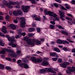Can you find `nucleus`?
Here are the masks:
<instances>
[{
	"mask_svg": "<svg viewBox=\"0 0 75 75\" xmlns=\"http://www.w3.org/2000/svg\"><path fill=\"white\" fill-rule=\"evenodd\" d=\"M10 27H11L12 30H16V25L13 24H10Z\"/></svg>",
	"mask_w": 75,
	"mask_h": 75,
	"instance_id": "6e6552de",
	"label": "nucleus"
},
{
	"mask_svg": "<svg viewBox=\"0 0 75 75\" xmlns=\"http://www.w3.org/2000/svg\"><path fill=\"white\" fill-rule=\"evenodd\" d=\"M62 50L65 51H67L68 50V49L66 47H64L62 48Z\"/></svg>",
	"mask_w": 75,
	"mask_h": 75,
	"instance_id": "4c0bfd02",
	"label": "nucleus"
},
{
	"mask_svg": "<svg viewBox=\"0 0 75 75\" xmlns=\"http://www.w3.org/2000/svg\"><path fill=\"white\" fill-rule=\"evenodd\" d=\"M6 20H9V16L8 15H6Z\"/></svg>",
	"mask_w": 75,
	"mask_h": 75,
	"instance_id": "3c124183",
	"label": "nucleus"
},
{
	"mask_svg": "<svg viewBox=\"0 0 75 75\" xmlns=\"http://www.w3.org/2000/svg\"><path fill=\"white\" fill-rule=\"evenodd\" d=\"M59 13H60L59 15L60 17V18L62 21H65V19L63 18V17H65V14H64V12L62 11H59Z\"/></svg>",
	"mask_w": 75,
	"mask_h": 75,
	"instance_id": "39448f33",
	"label": "nucleus"
},
{
	"mask_svg": "<svg viewBox=\"0 0 75 75\" xmlns=\"http://www.w3.org/2000/svg\"><path fill=\"white\" fill-rule=\"evenodd\" d=\"M52 69L51 68H45V69H41L40 71V74H42L45 72H49L51 73H53V74H56V72L52 70Z\"/></svg>",
	"mask_w": 75,
	"mask_h": 75,
	"instance_id": "f03ea898",
	"label": "nucleus"
},
{
	"mask_svg": "<svg viewBox=\"0 0 75 75\" xmlns=\"http://www.w3.org/2000/svg\"><path fill=\"white\" fill-rule=\"evenodd\" d=\"M8 49H6V51L7 52H10L12 50H11V48L10 47H8Z\"/></svg>",
	"mask_w": 75,
	"mask_h": 75,
	"instance_id": "a211bd4d",
	"label": "nucleus"
},
{
	"mask_svg": "<svg viewBox=\"0 0 75 75\" xmlns=\"http://www.w3.org/2000/svg\"><path fill=\"white\" fill-rule=\"evenodd\" d=\"M32 27H35V26H36V25L35 24V23H33L32 24Z\"/></svg>",
	"mask_w": 75,
	"mask_h": 75,
	"instance_id": "bf43d9fd",
	"label": "nucleus"
},
{
	"mask_svg": "<svg viewBox=\"0 0 75 75\" xmlns=\"http://www.w3.org/2000/svg\"><path fill=\"white\" fill-rule=\"evenodd\" d=\"M6 68L7 70H11V67L8 66L6 67Z\"/></svg>",
	"mask_w": 75,
	"mask_h": 75,
	"instance_id": "58836bf2",
	"label": "nucleus"
},
{
	"mask_svg": "<svg viewBox=\"0 0 75 75\" xmlns=\"http://www.w3.org/2000/svg\"><path fill=\"white\" fill-rule=\"evenodd\" d=\"M36 44H38V45H40V44H41V42L40 40H36Z\"/></svg>",
	"mask_w": 75,
	"mask_h": 75,
	"instance_id": "7c9ffc66",
	"label": "nucleus"
},
{
	"mask_svg": "<svg viewBox=\"0 0 75 75\" xmlns=\"http://www.w3.org/2000/svg\"><path fill=\"white\" fill-rule=\"evenodd\" d=\"M50 23H51V24H53V25H55V23L54 21H51Z\"/></svg>",
	"mask_w": 75,
	"mask_h": 75,
	"instance_id": "603ef678",
	"label": "nucleus"
},
{
	"mask_svg": "<svg viewBox=\"0 0 75 75\" xmlns=\"http://www.w3.org/2000/svg\"><path fill=\"white\" fill-rule=\"evenodd\" d=\"M13 14L15 16H18V13L17 12V11H14L13 12Z\"/></svg>",
	"mask_w": 75,
	"mask_h": 75,
	"instance_id": "412c9836",
	"label": "nucleus"
},
{
	"mask_svg": "<svg viewBox=\"0 0 75 75\" xmlns=\"http://www.w3.org/2000/svg\"><path fill=\"white\" fill-rule=\"evenodd\" d=\"M23 40L25 41L27 44L28 45H30L31 46H34L35 45V43L34 42L36 41L35 40L33 39L32 40L33 42H32V40L31 39H29L28 37H25L23 38Z\"/></svg>",
	"mask_w": 75,
	"mask_h": 75,
	"instance_id": "f257e3e1",
	"label": "nucleus"
},
{
	"mask_svg": "<svg viewBox=\"0 0 75 75\" xmlns=\"http://www.w3.org/2000/svg\"><path fill=\"white\" fill-rule=\"evenodd\" d=\"M35 20L36 21H41V19L38 17H36L35 18Z\"/></svg>",
	"mask_w": 75,
	"mask_h": 75,
	"instance_id": "ea45409f",
	"label": "nucleus"
},
{
	"mask_svg": "<svg viewBox=\"0 0 75 75\" xmlns=\"http://www.w3.org/2000/svg\"><path fill=\"white\" fill-rule=\"evenodd\" d=\"M6 59H7V60H8V61H11V58H6Z\"/></svg>",
	"mask_w": 75,
	"mask_h": 75,
	"instance_id": "338daca9",
	"label": "nucleus"
},
{
	"mask_svg": "<svg viewBox=\"0 0 75 75\" xmlns=\"http://www.w3.org/2000/svg\"><path fill=\"white\" fill-rule=\"evenodd\" d=\"M16 2H10L9 3V5H16Z\"/></svg>",
	"mask_w": 75,
	"mask_h": 75,
	"instance_id": "bb28decb",
	"label": "nucleus"
},
{
	"mask_svg": "<svg viewBox=\"0 0 75 75\" xmlns=\"http://www.w3.org/2000/svg\"><path fill=\"white\" fill-rule=\"evenodd\" d=\"M58 28H59V29H62L63 30L64 29V28L63 27L60 25H59L58 26Z\"/></svg>",
	"mask_w": 75,
	"mask_h": 75,
	"instance_id": "c9c22d12",
	"label": "nucleus"
},
{
	"mask_svg": "<svg viewBox=\"0 0 75 75\" xmlns=\"http://www.w3.org/2000/svg\"><path fill=\"white\" fill-rule=\"evenodd\" d=\"M25 63H21L20 64H19V66L22 67V68H24Z\"/></svg>",
	"mask_w": 75,
	"mask_h": 75,
	"instance_id": "c756f323",
	"label": "nucleus"
},
{
	"mask_svg": "<svg viewBox=\"0 0 75 75\" xmlns=\"http://www.w3.org/2000/svg\"><path fill=\"white\" fill-rule=\"evenodd\" d=\"M0 45L1 46H4V44L1 42H0Z\"/></svg>",
	"mask_w": 75,
	"mask_h": 75,
	"instance_id": "5fc2aeb1",
	"label": "nucleus"
},
{
	"mask_svg": "<svg viewBox=\"0 0 75 75\" xmlns=\"http://www.w3.org/2000/svg\"><path fill=\"white\" fill-rule=\"evenodd\" d=\"M0 54H6V50L4 49L0 51Z\"/></svg>",
	"mask_w": 75,
	"mask_h": 75,
	"instance_id": "5701e85b",
	"label": "nucleus"
},
{
	"mask_svg": "<svg viewBox=\"0 0 75 75\" xmlns=\"http://www.w3.org/2000/svg\"><path fill=\"white\" fill-rule=\"evenodd\" d=\"M62 59H58V61L60 63H62Z\"/></svg>",
	"mask_w": 75,
	"mask_h": 75,
	"instance_id": "37998d69",
	"label": "nucleus"
},
{
	"mask_svg": "<svg viewBox=\"0 0 75 75\" xmlns=\"http://www.w3.org/2000/svg\"><path fill=\"white\" fill-rule=\"evenodd\" d=\"M54 7H58V4L54 3Z\"/></svg>",
	"mask_w": 75,
	"mask_h": 75,
	"instance_id": "8fccbe9b",
	"label": "nucleus"
},
{
	"mask_svg": "<svg viewBox=\"0 0 75 75\" xmlns=\"http://www.w3.org/2000/svg\"><path fill=\"white\" fill-rule=\"evenodd\" d=\"M55 1H56V2H57L59 3H61V1L60 0H55Z\"/></svg>",
	"mask_w": 75,
	"mask_h": 75,
	"instance_id": "6e6d98bb",
	"label": "nucleus"
},
{
	"mask_svg": "<svg viewBox=\"0 0 75 75\" xmlns=\"http://www.w3.org/2000/svg\"><path fill=\"white\" fill-rule=\"evenodd\" d=\"M17 46V44H13L12 45V47L13 48H15Z\"/></svg>",
	"mask_w": 75,
	"mask_h": 75,
	"instance_id": "72a5a7b5",
	"label": "nucleus"
},
{
	"mask_svg": "<svg viewBox=\"0 0 75 75\" xmlns=\"http://www.w3.org/2000/svg\"><path fill=\"white\" fill-rule=\"evenodd\" d=\"M6 6L8 7L9 8H13V6H12L11 5H10L9 4H8V5H7Z\"/></svg>",
	"mask_w": 75,
	"mask_h": 75,
	"instance_id": "a18cd8bd",
	"label": "nucleus"
},
{
	"mask_svg": "<svg viewBox=\"0 0 75 75\" xmlns=\"http://www.w3.org/2000/svg\"><path fill=\"white\" fill-rule=\"evenodd\" d=\"M29 0V1H30V0L31 1V3L32 4H36L37 2H35V0Z\"/></svg>",
	"mask_w": 75,
	"mask_h": 75,
	"instance_id": "393cba45",
	"label": "nucleus"
},
{
	"mask_svg": "<svg viewBox=\"0 0 75 75\" xmlns=\"http://www.w3.org/2000/svg\"><path fill=\"white\" fill-rule=\"evenodd\" d=\"M32 17H33V18H35V17H37V15H33L32 16Z\"/></svg>",
	"mask_w": 75,
	"mask_h": 75,
	"instance_id": "680f3d73",
	"label": "nucleus"
},
{
	"mask_svg": "<svg viewBox=\"0 0 75 75\" xmlns=\"http://www.w3.org/2000/svg\"><path fill=\"white\" fill-rule=\"evenodd\" d=\"M66 19H67V20H71V21L72 20V18H69L68 17H66Z\"/></svg>",
	"mask_w": 75,
	"mask_h": 75,
	"instance_id": "a19ab883",
	"label": "nucleus"
},
{
	"mask_svg": "<svg viewBox=\"0 0 75 75\" xmlns=\"http://www.w3.org/2000/svg\"><path fill=\"white\" fill-rule=\"evenodd\" d=\"M9 41H14V38H12L11 37H9L8 39Z\"/></svg>",
	"mask_w": 75,
	"mask_h": 75,
	"instance_id": "aec40b11",
	"label": "nucleus"
},
{
	"mask_svg": "<svg viewBox=\"0 0 75 75\" xmlns=\"http://www.w3.org/2000/svg\"><path fill=\"white\" fill-rule=\"evenodd\" d=\"M72 52H75V48L71 50Z\"/></svg>",
	"mask_w": 75,
	"mask_h": 75,
	"instance_id": "774afa93",
	"label": "nucleus"
},
{
	"mask_svg": "<svg viewBox=\"0 0 75 75\" xmlns=\"http://www.w3.org/2000/svg\"><path fill=\"white\" fill-rule=\"evenodd\" d=\"M11 57H14V58H16L17 57V54L14 53V52H13L11 54Z\"/></svg>",
	"mask_w": 75,
	"mask_h": 75,
	"instance_id": "0eeeda50",
	"label": "nucleus"
},
{
	"mask_svg": "<svg viewBox=\"0 0 75 75\" xmlns=\"http://www.w3.org/2000/svg\"><path fill=\"white\" fill-rule=\"evenodd\" d=\"M44 13L45 15H49L51 17H56L57 16V15L56 14L54 13V12L50 11H48L47 9H45L44 11ZM52 14H53L52 15Z\"/></svg>",
	"mask_w": 75,
	"mask_h": 75,
	"instance_id": "7ed1b4c3",
	"label": "nucleus"
},
{
	"mask_svg": "<svg viewBox=\"0 0 75 75\" xmlns=\"http://www.w3.org/2000/svg\"><path fill=\"white\" fill-rule=\"evenodd\" d=\"M53 50L54 51H55L57 52H61L60 50L57 47H54L53 49Z\"/></svg>",
	"mask_w": 75,
	"mask_h": 75,
	"instance_id": "9b49d317",
	"label": "nucleus"
},
{
	"mask_svg": "<svg viewBox=\"0 0 75 75\" xmlns=\"http://www.w3.org/2000/svg\"><path fill=\"white\" fill-rule=\"evenodd\" d=\"M28 68V66L27 64H24V68Z\"/></svg>",
	"mask_w": 75,
	"mask_h": 75,
	"instance_id": "f704fd0d",
	"label": "nucleus"
},
{
	"mask_svg": "<svg viewBox=\"0 0 75 75\" xmlns=\"http://www.w3.org/2000/svg\"><path fill=\"white\" fill-rule=\"evenodd\" d=\"M30 59L32 61H34L36 62V61L37 60V58L34 57H30Z\"/></svg>",
	"mask_w": 75,
	"mask_h": 75,
	"instance_id": "2eb2a0df",
	"label": "nucleus"
},
{
	"mask_svg": "<svg viewBox=\"0 0 75 75\" xmlns=\"http://www.w3.org/2000/svg\"><path fill=\"white\" fill-rule=\"evenodd\" d=\"M3 3L4 4V5H6V6L8 5V3H7L6 2V1H3Z\"/></svg>",
	"mask_w": 75,
	"mask_h": 75,
	"instance_id": "e433bc0d",
	"label": "nucleus"
},
{
	"mask_svg": "<svg viewBox=\"0 0 75 75\" xmlns=\"http://www.w3.org/2000/svg\"><path fill=\"white\" fill-rule=\"evenodd\" d=\"M6 28L5 26H3L2 27V29H1V31L4 33H6L7 31L6 30Z\"/></svg>",
	"mask_w": 75,
	"mask_h": 75,
	"instance_id": "1a4fd4ad",
	"label": "nucleus"
},
{
	"mask_svg": "<svg viewBox=\"0 0 75 75\" xmlns=\"http://www.w3.org/2000/svg\"><path fill=\"white\" fill-rule=\"evenodd\" d=\"M62 40L60 39H58L57 40V42L59 44H62Z\"/></svg>",
	"mask_w": 75,
	"mask_h": 75,
	"instance_id": "4be33fe9",
	"label": "nucleus"
},
{
	"mask_svg": "<svg viewBox=\"0 0 75 75\" xmlns=\"http://www.w3.org/2000/svg\"><path fill=\"white\" fill-rule=\"evenodd\" d=\"M17 12H18V15L22 16H23V13L22 12V11L20 9H18L17 11Z\"/></svg>",
	"mask_w": 75,
	"mask_h": 75,
	"instance_id": "9d476101",
	"label": "nucleus"
},
{
	"mask_svg": "<svg viewBox=\"0 0 75 75\" xmlns=\"http://www.w3.org/2000/svg\"><path fill=\"white\" fill-rule=\"evenodd\" d=\"M22 62V61H21V60H19L17 61V63H18V64H20V63H21Z\"/></svg>",
	"mask_w": 75,
	"mask_h": 75,
	"instance_id": "13d9d810",
	"label": "nucleus"
},
{
	"mask_svg": "<svg viewBox=\"0 0 75 75\" xmlns=\"http://www.w3.org/2000/svg\"><path fill=\"white\" fill-rule=\"evenodd\" d=\"M65 6L67 9H70L71 8L69 6H68V4H65Z\"/></svg>",
	"mask_w": 75,
	"mask_h": 75,
	"instance_id": "473e14b6",
	"label": "nucleus"
},
{
	"mask_svg": "<svg viewBox=\"0 0 75 75\" xmlns=\"http://www.w3.org/2000/svg\"><path fill=\"white\" fill-rule=\"evenodd\" d=\"M50 54L51 57H57V58L59 57L58 55H57V53L55 52L53 53L50 52Z\"/></svg>",
	"mask_w": 75,
	"mask_h": 75,
	"instance_id": "423d86ee",
	"label": "nucleus"
},
{
	"mask_svg": "<svg viewBox=\"0 0 75 75\" xmlns=\"http://www.w3.org/2000/svg\"><path fill=\"white\" fill-rule=\"evenodd\" d=\"M52 59L53 61H57V60L58 59V58H53Z\"/></svg>",
	"mask_w": 75,
	"mask_h": 75,
	"instance_id": "c03bdc74",
	"label": "nucleus"
},
{
	"mask_svg": "<svg viewBox=\"0 0 75 75\" xmlns=\"http://www.w3.org/2000/svg\"><path fill=\"white\" fill-rule=\"evenodd\" d=\"M17 53L19 54H20L21 53V50H18L17 51Z\"/></svg>",
	"mask_w": 75,
	"mask_h": 75,
	"instance_id": "0e129e2a",
	"label": "nucleus"
},
{
	"mask_svg": "<svg viewBox=\"0 0 75 75\" xmlns=\"http://www.w3.org/2000/svg\"><path fill=\"white\" fill-rule=\"evenodd\" d=\"M21 8L24 13H28V10L30 8V7L28 6H25L23 5L21 6Z\"/></svg>",
	"mask_w": 75,
	"mask_h": 75,
	"instance_id": "20e7f679",
	"label": "nucleus"
},
{
	"mask_svg": "<svg viewBox=\"0 0 75 75\" xmlns=\"http://www.w3.org/2000/svg\"><path fill=\"white\" fill-rule=\"evenodd\" d=\"M21 34L22 35H23V36L24 37V36H25V35H26V33L25 32H23V33H22Z\"/></svg>",
	"mask_w": 75,
	"mask_h": 75,
	"instance_id": "864d4df0",
	"label": "nucleus"
},
{
	"mask_svg": "<svg viewBox=\"0 0 75 75\" xmlns=\"http://www.w3.org/2000/svg\"><path fill=\"white\" fill-rule=\"evenodd\" d=\"M26 24V23L25 22H21L20 26L22 28H25V25Z\"/></svg>",
	"mask_w": 75,
	"mask_h": 75,
	"instance_id": "ddd939ff",
	"label": "nucleus"
},
{
	"mask_svg": "<svg viewBox=\"0 0 75 75\" xmlns=\"http://www.w3.org/2000/svg\"><path fill=\"white\" fill-rule=\"evenodd\" d=\"M45 38L44 39H42H42H40V40L41 41V42H44L45 40Z\"/></svg>",
	"mask_w": 75,
	"mask_h": 75,
	"instance_id": "e2e57ef3",
	"label": "nucleus"
},
{
	"mask_svg": "<svg viewBox=\"0 0 75 75\" xmlns=\"http://www.w3.org/2000/svg\"><path fill=\"white\" fill-rule=\"evenodd\" d=\"M28 30L30 32H33V31H34L35 30V28H29Z\"/></svg>",
	"mask_w": 75,
	"mask_h": 75,
	"instance_id": "dca6fc26",
	"label": "nucleus"
},
{
	"mask_svg": "<svg viewBox=\"0 0 75 75\" xmlns=\"http://www.w3.org/2000/svg\"><path fill=\"white\" fill-rule=\"evenodd\" d=\"M0 69H4V66L3 64H0Z\"/></svg>",
	"mask_w": 75,
	"mask_h": 75,
	"instance_id": "2f4dec72",
	"label": "nucleus"
},
{
	"mask_svg": "<svg viewBox=\"0 0 75 75\" xmlns=\"http://www.w3.org/2000/svg\"><path fill=\"white\" fill-rule=\"evenodd\" d=\"M62 34H65V35H69L68 33L66 32L64 30H63L62 31Z\"/></svg>",
	"mask_w": 75,
	"mask_h": 75,
	"instance_id": "cd10ccee",
	"label": "nucleus"
},
{
	"mask_svg": "<svg viewBox=\"0 0 75 75\" xmlns=\"http://www.w3.org/2000/svg\"><path fill=\"white\" fill-rule=\"evenodd\" d=\"M48 62H43L42 63V66L44 65H45L47 66L48 65Z\"/></svg>",
	"mask_w": 75,
	"mask_h": 75,
	"instance_id": "4468645a",
	"label": "nucleus"
},
{
	"mask_svg": "<svg viewBox=\"0 0 75 75\" xmlns=\"http://www.w3.org/2000/svg\"><path fill=\"white\" fill-rule=\"evenodd\" d=\"M37 31L38 33H40L41 31V29L40 28H36Z\"/></svg>",
	"mask_w": 75,
	"mask_h": 75,
	"instance_id": "79ce46f5",
	"label": "nucleus"
},
{
	"mask_svg": "<svg viewBox=\"0 0 75 75\" xmlns=\"http://www.w3.org/2000/svg\"><path fill=\"white\" fill-rule=\"evenodd\" d=\"M16 4L17 6H19L20 5V3L18 2H16Z\"/></svg>",
	"mask_w": 75,
	"mask_h": 75,
	"instance_id": "69168bd1",
	"label": "nucleus"
},
{
	"mask_svg": "<svg viewBox=\"0 0 75 75\" xmlns=\"http://www.w3.org/2000/svg\"><path fill=\"white\" fill-rule=\"evenodd\" d=\"M13 44H14V42L12 41L9 43V45H11V46H12V45H13Z\"/></svg>",
	"mask_w": 75,
	"mask_h": 75,
	"instance_id": "49530a36",
	"label": "nucleus"
},
{
	"mask_svg": "<svg viewBox=\"0 0 75 75\" xmlns=\"http://www.w3.org/2000/svg\"><path fill=\"white\" fill-rule=\"evenodd\" d=\"M62 44H66V43H67L68 44H69V42H68V41L67 40H62Z\"/></svg>",
	"mask_w": 75,
	"mask_h": 75,
	"instance_id": "6ab92c4d",
	"label": "nucleus"
},
{
	"mask_svg": "<svg viewBox=\"0 0 75 75\" xmlns=\"http://www.w3.org/2000/svg\"><path fill=\"white\" fill-rule=\"evenodd\" d=\"M15 7L16 8H20V6H19V5H17L15 6Z\"/></svg>",
	"mask_w": 75,
	"mask_h": 75,
	"instance_id": "052dcab7",
	"label": "nucleus"
},
{
	"mask_svg": "<svg viewBox=\"0 0 75 75\" xmlns=\"http://www.w3.org/2000/svg\"><path fill=\"white\" fill-rule=\"evenodd\" d=\"M61 9H63V10H67V9L66 8H65L64 6H62L61 8Z\"/></svg>",
	"mask_w": 75,
	"mask_h": 75,
	"instance_id": "09e8293b",
	"label": "nucleus"
},
{
	"mask_svg": "<svg viewBox=\"0 0 75 75\" xmlns=\"http://www.w3.org/2000/svg\"><path fill=\"white\" fill-rule=\"evenodd\" d=\"M21 23H25V22L24 21V20H25V19L23 17H21Z\"/></svg>",
	"mask_w": 75,
	"mask_h": 75,
	"instance_id": "b1692460",
	"label": "nucleus"
},
{
	"mask_svg": "<svg viewBox=\"0 0 75 75\" xmlns=\"http://www.w3.org/2000/svg\"><path fill=\"white\" fill-rule=\"evenodd\" d=\"M42 59H36V62H39L40 63V62H42Z\"/></svg>",
	"mask_w": 75,
	"mask_h": 75,
	"instance_id": "f3484780",
	"label": "nucleus"
},
{
	"mask_svg": "<svg viewBox=\"0 0 75 75\" xmlns=\"http://www.w3.org/2000/svg\"><path fill=\"white\" fill-rule=\"evenodd\" d=\"M20 37V36L18 35H17L15 37V38H16V39H17V38H18Z\"/></svg>",
	"mask_w": 75,
	"mask_h": 75,
	"instance_id": "4d7b16f0",
	"label": "nucleus"
},
{
	"mask_svg": "<svg viewBox=\"0 0 75 75\" xmlns=\"http://www.w3.org/2000/svg\"><path fill=\"white\" fill-rule=\"evenodd\" d=\"M71 3L72 4H75V0H72L71 1Z\"/></svg>",
	"mask_w": 75,
	"mask_h": 75,
	"instance_id": "de8ad7c7",
	"label": "nucleus"
},
{
	"mask_svg": "<svg viewBox=\"0 0 75 75\" xmlns=\"http://www.w3.org/2000/svg\"><path fill=\"white\" fill-rule=\"evenodd\" d=\"M55 27V26L54 25H53L52 24H50V29H52V30H53L54 29V27Z\"/></svg>",
	"mask_w": 75,
	"mask_h": 75,
	"instance_id": "c85d7f7f",
	"label": "nucleus"
},
{
	"mask_svg": "<svg viewBox=\"0 0 75 75\" xmlns=\"http://www.w3.org/2000/svg\"><path fill=\"white\" fill-rule=\"evenodd\" d=\"M22 61L23 62H28V61L27 59L24 58L22 59Z\"/></svg>",
	"mask_w": 75,
	"mask_h": 75,
	"instance_id": "a878e982",
	"label": "nucleus"
},
{
	"mask_svg": "<svg viewBox=\"0 0 75 75\" xmlns=\"http://www.w3.org/2000/svg\"><path fill=\"white\" fill-rule=\"evenodd\" d=\"M60 65L61 67L64 68H65L67 67V64H65V62H64L63 63L60 64Z\"/></svg>",
	"mask_w": 75,
	"mask_h": 75,
	"instance_id": "f8f14e48",
	"label": "nucleus"
}]
</instances>
